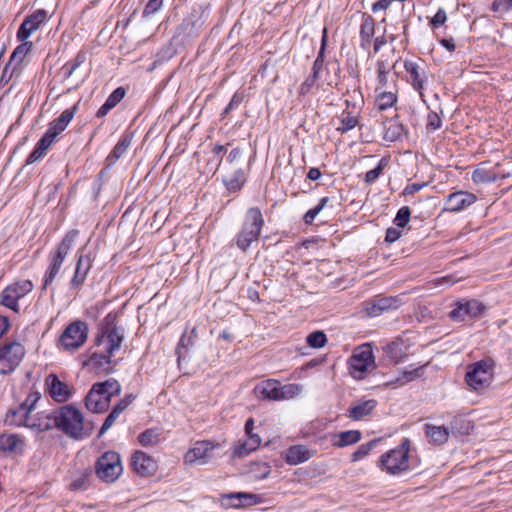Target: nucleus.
<instances>
[{
    "mask_svg": "<svg viewBox=\"0 0 512 512\" xmlns=\"http://www.w3.org/2000/svg\"><path fill=\"white\" fill-rule=\"evenodd\" d=\"M53 416L57 422L55 428H59L72 438H86L94 429L93 422L84 420L81 411L72 405H65L53 411Z\"/></svg>",
    "mask_w": 512,
    "mask_h": 512,
    "instance_id": "nucleus-1",
    "label": "nucleus"
},
{
    "mask_svg": "<svg viewBox=\"0 0 512 512\" xmlns=\"http://www.w3.org/2000/svg\"><path fill=\"white\" fill-rule=\"evenodd\" d=\"M115 319L116 317L111 313L105 317L101 327V334L96 339L98 346H104L105 353L92 354L93 361L99 357L104 359L105 363H110L113 353L121 347L124 339V330L116 326Z\"/></svg>",
    "mask_w": 512,
    "mask_h": 512,
    "instance_id": "nucleus-2",
    "label": "nucleus"
},
{
    "mask_svg": "<svg viewBox=\"0 0 512 512\" xmlns=\"http://www.w3.org/2000/svg\"><path fill=\"white\" fill-rule=\"evenodd\" d=\"M120 392L121 386L113 378L95 383L85 397V406L93 413H102L109 407L111 398Z\"/></svg>",
    "mask_w": 512,
    "mask_h": 512,
    "instance_id": "nucleus-3",
    "label": "nucleus"
},
{
    "mask_svg": "<svg viewBox=\"0 0 512 512\" xmlns=\"http://www.w3.org/2000/svg\"><path fill=\"white\" fill-rule=\"evenodd\" d=\"M78 230L68 231L61 242L57 245L56 249L49 254V265L44 275L43 289H46L53 283L55 278L60 272V269L71 251L74 242L78 236Z\"/></svg>",
    "mask_w": 512,
    "mask_h": 512,
    "instance_id": "nucleus-4",
    "label": "nucleus"
},
{
    "mask_svg": "<svg viewBox=\"0 0 512 512\" xmlns=\"http://www.w3.org/2000/svg\"><path fill=\"white\" fill-rule=\"evenodd\" d=\"M263 225L264 218L261 210L257 207L248 209L241 230L236 236L237 247L244 252L247 251L254 242L258 241Z\"/></svg>",
    "mask_w": 512,
    "mask_h": 512,
    "instance_id": "nucleus-5",
    "label": "nucleus"
},
{
    "mask_svg": "<svg viewBox=\"0 0 512 512\" xmlns=\"http://www.w3.org/2000/svg\"><path fill=\"white\" fill-rule=\"evenodd\" d=\"M410 441H404L394 449L389 450L380 457L379 466L390 475H398L409 469Z\"/></svg>",
    "mask_w": 512,
    "mask_h": 512,
    "instance_id": "nucleus-6",
    "label": "nucleus"
},
{
    "mask_svg": "<svg viewBox=\"0 0 512 512\" xmlns=\"http://www.w3.org/2000/svg\"><path fill=\"white\" fill-rule=\"evenodd\" d=\"M495 362L491 358H485L468 366L465 380L469 387L475 391L483 390L490 386L494 377Z\"/></svg>",
    "mask_w": 512,
    "mask_h": 512,
    "instance_id": "nucleus-7",
    "label": "nucleus"
},
{
    "mask_svg": "<svg viewBox=\"0 0 512 512\" xmlns=\"http://www.w3.org/2000/svg\"><path fill=\"white\" fill-rule=\"evenodd\" d=\"M123 467L120 455L115 451L103 453L96 461L95 473L97 477L106 483L116 481L122 474Z\"/></svg>",
    "mask_w": 512,
    "mask_h": 512,
    "instance_id": "nucleus-8",
    "label": "nucleus"
},
{
    "mask_svg": "<svg viewBox=\"0 0 512 512\" xmlns=\"http://www.w3.org/2000/svg\"><path fill=\"white\" fill-rule=\"evenodd\" d=\"M88 331V325L84 321L76 320L70 323L59 338L60 347L70 352L78 350L86 343Z\"/></svg>",
    "mask_w": 512,
    "mask_h": 512,
    "instance_id": "nucleus-9",
    "label": "nucleus"
},
{
    "mask_svg": "<svg viewBox=\"0 0 512 512\" xmlns=\"http://www.w3.org/2000/svg\"><path fill=\"white\" fill-rule=\"evenodd\" d=\"M25 356L24 346L17 341L5 342L0 346V375L12 373Z\"/></svg>",
    "mask_w": 512,
    "mask_h": 512,
    "instance_id": "nucleus-10",
    "label": "nucleus"
},
{
    "mask_svg": "<svg viewBox=\"0 0 512 512\" xmlns=\"http://www.w3.org/2000/svg\"><path fill=\"white\" fill-rule=\"evenodd\" d=\"M33 283L30 280H22L7 286L0 294V304L19 312L20 307L18 301L31 292Z\"/></svg>",
    "mask_w": 512,
    "mask_h": 512,
    "instance_id": "nucleus-11",
    "label": "nucleus"
},
{
    "mask_svg": "<svg viewBox=\"0 0 512 512\" xmlns=\"http://www.w3.org/2000/svg\"><path fill=\"white\" fill-rule=\"evenodd\" d=\"M218 447L219 444H215L209 440L197 441L185 453L183 458L184 464L189 466L205 465L212 460L214 457V450Z\"/></svg>",
    "mask_w": 512,
    "mask_h": 512,
    "instance_id": "nucleus-12",
    "label": "nucleus"
},
{
    "mask_svg": "<svg viewBox=\"0 0 512 512\" xmlns=\"http://www.w3.org/2000/svg\"><path fill=\"white\" fill-rule=\"evenodd\" d=\"M350 373L355 379H362L370 367L374 366V356L370 345H362L354 350L349 360Z\"/></svg>",
    "mask_w": 512,
    "mask_h": 512,
    "instance_id": "nucleus-13",
    "label": "nucleus"
},
{
    "mask_svg": "<svg viewBox=\"0 0 512 512\" xmlns=\"http://www.w3.org/2000/svg\"><path fill=\"white\" fill-rule=\"evenodd\" d=\"M92 268V258L89 254L78 251L76 254V266L74 275L70 281V289L79 291L84 285Z\"/></svg>",
    "mask_w": 512,
    "mask_h": 512,
    "instance_id": "nucleus-14",
    "label": "nucleus"
},
{
    "mask_svg": "<svg viewBox=\"0 0 512 512\" xmlns=\"http://www.w3.org/2000/svg\"><path fill=\"white\" fill-rule=\"evenodd\" d=\"M483 310L484 306L477 300L459 301L449 312V317L454 321H464L466 318L478 317Z\"/></svg>",
    "mask_w": 512,
    "mask_h": 512,
    "instance_id": "nucleus-15",
    "label": "nucleus"
},
{
    "mask_svg": "<svg viewBox=\"0 0 512 512\" xmlns=\"http://www.w3.org/2000/svg\"><path fill=\"white\" fill-rule=\"evenodd\" d=\"M48 19V13L44 9H37L32 14L28 15L20 25L17 38L20 41L26 40L34 31L40 28Z\"/></svg>",
    "mask_w": 512,
    "mask_h": 512,
    "instance_id": "nucleus-16",
    "label": "nucleus"
},
{
    "mask_svg": "<svg viewBox=\"0 0 512 512\" xmlns=\"http://www.w3.org/2000/svg\"><path fill=\"white\" fill-rule=\"evenodd\" d=\"M45 385L50 397L58 403L66 402L72 396L69 385L61 381L55 374H49L47 376Z\"/></svg>",
    "mask_w": 512,
    "mask_h": 512,
    "instance_id": "nucleus-17",
    "label": "nucleus"
},
{
    "mask_svg": "<svg viewBox=\"0 0 512 512\" xmlns=\"http://www.w3.org/2000/svg\"><path fill=\"white\" fill-rule=\"evenodd\" d=\"M476 200L477 197L473 193L460 190L448 195L445 201V210L460 212L470 207Z\"/></svg>",
    "mask_w": 512,
    "mask_h": 512,
    "instance_id": "nucleus-18",
    "label": "nucleus"
},
{
    "mask_svg": "<svg viewBox=\"0 0 512 512\" xmlns=\"http://www.w3.org/2000/svg\"><path fill=\"white\" fill-rule=\"evenodd\" d=\"M408 72V81L415 90L419 92L420 97L424 98L423 90L426 88L433 75L425 66H405Z\"/></svg>",
    "mask_w": 512,
    "mask_h": 512,
    "instance_id": "nucleus-19",
    "label": "nucleus"
},
{
    "mask_svg": "<svg viewBox=\"0 0 512 512\" xmlns=\"http://www.w3.org/2000/svg\"><path fill=\"white\" fill-rule=\"evenodd\" d=\"M77 110V105L64 110L58 118L50 122L49 127L44 136L53 143L58 135H60L72 121Z\"/></svg>",
    "mask_w": 512,
    "mask_h": 512,
    "instance_id": "nucleus-20",
    "label": "nucleus"
},
{
    "mask_svg": "<svg viewBox=\"0 0 512 512\" xmlns=\"http://www.w3.org/2000/svg\"><path fill=\"white\" fill-rule=\"evenodd\" d=\"M131 466L140 476L153 475L158 466L157 462L143 451H136L131 457Z\"/></svg>",
    "mask_w": 512,
    "mask_h": 512,
    "instance_id": "nucleus-21",
    "label": "nucleus"
},
{
    "mask_svg": "<svg viewBox=\"0 0 512 512\" xmlns=\"http://www.w3.org/2000/svg\"><path fill=\"white\" fill-rule=\"evenodd\" d=\"M399 306L397 297H376L365 303V311L370 317H377L384 312L396 309Z\"/></svg>",
    "mask_w": 512,
    "mask_h": 512,
    "instance_id": "nucleus-22",
    "label": "nucleus"
},
{
    "mask_svg": "<svg viewBox=\"0 0 512 512\" xmlns=\"http://www.w3.org/2000/svg\"><path fill=\"white\" fill-rule=\"evenodd\" d=\"M56 420L53 412H39L37 414L30 413L27 428L40 433L55 428Z\"/></svg>",
    "mask_w": 512,
    "mask_h": 512,
    "instance_id": "nucleus-23",
    "label": "nucleus"
},
{
    "mask_svg": "<svg viewBox=\"0 0 512 512\" xmlns=\"http://www.w3.org/2000/svg\"><path fill=\"white\" fill-rule=\"evenodd\" d=\"M254 392L257 397L261 399L274 401L282 400V395H280V384L274 379L262 381L256 385Z\"/></svg>",
    "mask_w": 512,
    "mask_h": 512,
    "instance_id": "nucleus-24",
    "label": "nucleus"
},
{
    "mask_svg": "<svg viewBox=\"0 0 512 512\" xmlns=\"http://www.w3.org/2000/svg\"><path fill=\"white\" fill-rule=\"evenodd\" d=\"M224 499L226 500L227 506L234 508L257 504L260 501L258 495L246 492L230 493L226 495Z\"/></svg>",
    "mask_w": 512,
    "mask_h": 512,
    "instance_id": "nucleus-25",
    "label": "nucleus"
},
{
    "mask_svg": "<svg viewBox=\"0 0 512 512\" xmlns=\"http://www.w3.org/2000/svg\"><path fill=\"white\" fill-rule=\"evenodd\" d=\"M313 456L312 451L303 445L291 446L285 454V461L290 465H298L309 460Z\"/></svg>",
    "mask_w": 512,
    "mask_h": 512,
    "instance_id": "nucleus-26",
    "label": "nucleus"
},
{
    "mask_svg": "<svg viewBox=\"0 0 512 512\" xmlns=\"http://www.w3.org/2000/svg\"><path fill=\"white\" fill-rule=\"evenodd\" d=\"M424 431L429 441L435 445H443L448 441L449 430L443 425L425 424Z\"/></svg>",
    "mask_w": 512,
    "mask_h": 512,
    "instance_id": "nucleus-27",
    "label": "nucleus"
},
{
    "mask_svg": "<svg viewBox=\"0 0 512 512\" xmlns=\"http://www.w3.org/2000/svg\"><path fill=\"white\" fill-rule=\"evenodd\" d=\"M405 350L401 341H393L383 347L384 359L389 363L397 364L406 356Z\"/></svg>",
    "mask_w": 512,
    "mask_h": 512,
    "instance_id": "nucleus-28",
    "label": "nucleus"
},
{
    "mask_svg": "<svg viewBox=\"0 0 512 512\" xmlns=\"http://www.w3.org/2000/svg\"><path fill=\"white\" fill-rule=\"evenodd\" d=\"M29 409L19 405L17 408L10 409L5 416V423L14 426H24L27 428L29 420Z\"/></svg>",
    "mask_w": 512,
    "mask_h": 512,
    "instance_id": "nucleus-29",
    "label": "nucleus"
},
{
    "mask_svg": "<svg viewBox=\"0 0 512 512\" xmlns=\"http://www.w3.org/2000/svg\"><path fill=\"white\" fill-rule=\"evenodd\" d=\"M24 441L16 434H2L0 436V450L11 453L22 452Z\"/></svg>",
    "mask_w": 512,
    "mask_h": 512,
    "instance_id": "nucleus-30",
    "label": "nucleus"
},
{
    "mask_svg": "<svg viewBox=\"0 0 512 512\" xmlns=\"http://www.w3.org/2000/svg\"><path fill=\"white\" fill-rule=\"evenodd\" d=\"M376 406L377 401L374 399L359 402L348 410L347 416L353 420H360L369 415Z\"/></svg>",
    "mask_w": 512,
    "mask_h": 512,
    "instance_id": "nucleus-31",
    "label": "nucleus"
},
{
    "mask_svg": "<svg viewBox=\"0 0 512 512\" xmlns=\"http://www.w3.org/2000/svg\"><path fill=\"white\" fill-rule=\"evenodd\" d=\"M339 69H335L333 73L328 69V66H313L312 71L317 79V82L320 87L324 86L325 84L328 86H332L333 84L337 83V71Z\"/></svg>",
    "mask_w": 512,
    "mask_h": 512,
    "instance_id": "nucleus-32",
    "label": "nucleus"
},
{
    "mask_svg": "<svg viewBox=\"0 0 512 512\" xmlns=\"http://www.w3.org/2000/svg\"><path fill=\"white\" fill-rule=\"evenodd\" d=\"M375 33V20L372 16L363 14L360 25L361 45L367 47L370 45Z\"/></svg>",
    "mask_w": 512,
    "mask_h": 512,
    "instance_id": "nucleus-33",
    "label": "nucleus"
},
{
    "mask_svg": "<svg viewBox=\"0 0 512 512\" xmlns=\"http://www.w3.org/2000/svg\"><path fill=\"white\" fill-rule=\"evenodd\" d=\"M126 90L123 87L116 88L106 99L105 103L98 109L96 116L101 118L113 109L125 96Z\"/></svg>",
    "mask_w": 512,
    "mask_h": 512,
    "instance_id": "nucleus-34",
    "label": "nucleus"
},
{
    "mask_svg": "<svg viewBox=\"0 0 512 512\" xmlns=\"http://www.w3.org/2000/svg\"><path fill=\"white\" fill-rule=\"evenodd\" d=\"M247 440L244 443L237 445L234 449V456L243 458L255 451L261 444V438L257 434L247 435Z\"/></svg>",
    "mask_w": 512,
    "mask_h": 512,
    "instance_id": "nucleus-35",
    "label": "nucleus"
},
{
    "mask_svg": "<svg viewBox=\"0 0 512 512\" xmlns=\"http://www.w3.org/2000/svg\"><path fill=\"white\" fill-rule=\"evenodd\" d=\"M361 439V432L358 430H348L334 435L332 444L336 447H345L357 443Z\"/></svg>",
    "mask_w": 512,
    "mask_h": 512,
    "instance_id": "nucleus-36",
    "label": "nucleus"
},
{
    "mask_svg": "<svg viewBox=\"0 0 512 512\" xmlns=\"http://www.w3.org/2000/svg\"><path fill=\"white\" fill-rule=\"evenodd\" d=\"M51 144V140L47 139L43 135V137L37 142L34 150L27 157L26 164H33L34 162L44 157Z\"/></svg>",
    "mask_w": 512,
    "mask_h": 512,
    "instance_id": "nucleus-37",
    "label": "nucleus"
},
{
    "mask_svg": "<svg viewBox=\"0 0 512 512\" xmlns=\"http://www.w3.org/2000/svg\"><path fill=\"white\" fill-rule=\"evenodd\" d=\"M404 133H405L404 126L401 123H399L397 120L391 119L390 121H388V123L385 126L384 138L387 141L394 142V141L401 139V137L403 136Z\"/></svg>",
    "mask_w": 512,
    "mask_h": 512,
    "instance_id": "nucleus-38",
    "label": "nucleus"
},
{
    "mask_svg": "<svg viewBox=\"0 0 512 512\" xmlns=\"http://www.w3.org/2000/svg\"><path fill=\"white\" fill-rule=\"evenodd\" d=\"M397 101V96L392 91H382L378 94L375 106L379 111L392 107Z\"/></svg>",
    "mask_w": 512,
    "mask_h": 512,
    "instance_id": "nucleus-39",
    "label": "nucleus"
},
{
    "mask_svg": "<svg viewBox=\"0 0 512 512\" xmlns=\"http://www.w3.org/2000/svg\"><path fill=\"white\" fill-rule=\"evenodd\" d=\"M131 142L132 135L124 134L109 154L108 160L111 161V158H113L114 160H118L127 151L129 146L131 145Z\"/></svg>",
    "mask_w": 512,
    "mask_h": 512,
    "instance_id": "nucleus-40",
    "label": "nucleus"
},
{
    "mask_svg": "<svg viewBox=\"0 0 512 512\" xmlns=\"http://www.w3.org/2000/svg\"><path fill=\"white\" fill-rule=\"evenodd\" d=\"M139 443L144 446H154L160 442V433L158 429H146L138 436Z\"/></svg>",
    "mask_w": 512,
    "mask_h": 512,
    "instance_id": "nucleus-41",
    "label": "nucleus"
},
{
    "mask_svg": "<svg viewBox=\"0 0 512 512\" xmlns=\"http://www.w3.org/2000/svg\"><path fill=\"white\" fill-rule=\"evenodd\" d=\"M22 42L23 43H21L19 46H17L16 49L14 50V52L12 53L8 64L22 63L24 61L27 53L31 50L32 42L25 41V40Z\"/></svg>",
    "mask_w": 512,
    "mask_h": 512,
    "instance_id": "nucleus-42",
    "label": "nucleus"
},
{
    "mask_svg": "<svg viewBox=\"0 0 512 512\" xmlns=\"http://www.w3.org/2000/svg\"><path fill=\"white\" fill-rule=\"evenodd\" d=\"M319 88L321 87L319 86L317 79L312 71L311 74H309L305 81L300 85L298 90V97H305L307 94L313 93Z\"/></svg>",
    "mask_w": 512,
    "mask_h": 512,
    "instance_id": "nucleus-43",
    "label": "nucleus"
},
{
    "mask_svg": "<svg viewBox=\"0 0 512 512\" xmlns=\"http://www.w3.org/2000/svg\"><path fill=\"white\" fill-rule=\"evenodd\" d=\"M497 177L493 171L477 168L472 173V181L475 184L490 183L496 181Z\"/></svg>",
    "mask_w": 512,
    "mask_h": 512,
    "instance_id": "nucleus-44",
    "label": "nucleus"
},
{
    "mask_svg": "<svg viewBox=\"0 0 512 512\" xmlns=\"http://www.w3.org/2000/svg\"><path fill=\"white\" fill-rule=\"evenodd\" d=\"M329 201H330L329 197L321 198L317 206H315L314 208L308 210L305 213V215L303 217L304 223L307 224V225L312 224L313 221L315 220L316 216L327 206Z\"/></svg>",
    "mask_w": 512,
    "mask_h": 512,
    "instance_id": "nucleus-45",
    "label": "nucleus"
},
{
    "mask_svg": "<svg viewBox=\"0 0 512 512\" xmlns=\"http://www.w3.org/2000/svg\"><path fill=\"white\" fill-rule=\"evenodd\" d=\"M245 182V175L241 169L235 171L232 177L225 179V184L230 191L240 190Z\"/></svg>",
    "mask_w": 512,
    "mask_h": 512,
    "instance_id": "nucleus-46",
    "label": "nucleus"
},
{
    "mask_svg": "<svg viewBox=\"0 0 512 512\" xmlns=\"http://www.w3.org/2000/svg\"><path fill=\"white\" fill-rule=\"evenodd\" d=\"M340 123L341 125L337 127V130L341 133H346L355 128L358 123V118L351 115L349 112H343L340 118Z\"/></svg>",
    "mask_w": 512,
    "mask_h": 512,
    "instance_id": "nucleus-47",
    "label": "nucleus"
},
{
    "mask_svg": "<svg viewBox=\"0 0 512 512\" xmlns=\"http://www.w3.org/2000/svg\"><path fill=\"white\" fill-rule=\"evenodd\" d=\"M306 341L313 348H322L327 342V337L323 331H314L307 336Z\"/></svg>",
    "mask_w": 512,
    "mask_h": 512,
    "instance_id": "nucleus-48",
    "label": "nucleus"
},
{
    "mask_svg": "<svg viewBox=\"0 0 512 512\" xmlns=\"http://www.w3.org/2000/svg\"><path fill=\"white\" fill-rule=\"evenodd\" d=\"M91 474L92 471L89 469L81 472L71 483V488L73 490H85L88 487L89 477Z\"/></svg>",
    "mask_w": 512,
    "mask_h": 512,
    "instance_id": "nucleus-49",
    "label": "nucleus"
},
{
    "mask_svg": "<svg viewBox=\"0 0 512 512\" xmlns=\"http://www.w3.org/2000/svg\"><path fill=\"white\" fill-rule=\"evenodd\" d=\"M410 216H411L410 208L408 206H403L398 210L396 217L393 220V223L398 228H404L408 224V222L410 220Z\"/></svg>",
    "mask_w": 512,
    "mask_h": 512,
    "instance_id": "nucleus-50",
    "label": "nucleus"
},
{
    "mask_svg": "<svg viewBox=\"0 0 512 512\" xmlns=\"http://www.w3.org/2000/svg\"><path fill=\"white\" fill-rule=\"evenodd\" d=\"M302 391V387L298 384H286L280 386V395H282V400L292 398Z\"/></svg>",
    "mask_w": 512,
    "mask_h": 512,
    "instance_id": "nucleus-51",
    "label": "nucleus"
},
{
    "mask_svg": "<svg viewBox=\"0 0 512 512\" xmlns=\"http://www.w3.org/2000/svg\"><path fill=\"white\" fill-rule=\"evenodd\" d=\"M387 165V161L386 159L382 158L377 167L372 169V170H369L366 174H365V181L367 183H373L383 172V169L385 168V166Z\"/></svg>",
    "mask_w": 512,
    "mask_h": 512,
    "instance_id": "nucleus-52",
    "label": "nucleus"
},
{
    "mask_svg": "<svg viewBox=\"0 0 512 512\" xmlns=\"http://www.w3.org/2000/svg\"><path fill=\"white\" fill-rule=\"evenodd\" d=\"M424 366H420L411 370H403L402 376L397 378L398 382L402 384L412 381L413 379L419 378L422 375Z\"/></svg>",
    "mask_w": 512,
    "mask_h": 512,
    "instance_id": "nucleus-53",
    "label": "nucleus"
},
{
    "mask_svg": "<svg viewBox=\"0 0 512 512\" xmlns=\"http://www.w3.org/2000/svg\"><path fill=\"white\" fill-rule=\"evenodd\" d=\"M491 9L496 13H506L512 10V0H494Z\"/></svg>",
    "mask_w": 512,
    "mask_h": 512,
    "instance_id": "nucleus-54",
    "label": "nucleus"
},
{
    "mask_svg": "<svg viewBox=\"0 0 512 512\" xmlns=\"http://www.w3.org/2000/svg\"><path fill=\"white\" fill-rule=\"evenodd\" d=\"M163 0H149L143 10V17H148L161 9Z\"/></svg>",
    "mask_w": 512,
    "mask_h": 512,
    "instance_id": "nucleus-55",
    "label": "nucleus"
},
{
    "mask_svg": "<svg viewBox=\"0 0 512 512\" xmlns=\"http://www.w3.org/2000/svg\"><path fill=\"white\" fill-rule=\"evenodd\" d=\"M41 395L39 392H31L27 395L25 401L20 405L24 408H28L29 412L32 413L35 409L36 403L39 401Z\"/></svg>",
    "mask_w": 512,
    "mask_h": 512,
    "instance_id": "nucleus-56",
    "label": "nucleus"
},
{
    "mask_svg": "<svg viewBox=\"0 0 512 512\" xmlns=\"http://www.w3.org/2000/svg\"><path fill=\"white\" fill-rule=\"evenodd\" d=\"M372 446H373L372 442L360 445L352 455L353 460L358 461V460H361L362 458L366 457L370 453Z\"/></svg>",
    "mask_w": 512,
    "mask_h": 512,
    "instance_id": "nucleus-57",
    "label": "nucleus"
},
{
    "mask_svg": "<svg viewBox=\"0 0 512 512\" xmlns=\"http://www.w3.org/2000/svg\"><path fill=\"white\" fill-rule=\"evenodd\" d=\"M446 20L447 14L444 9L440 8L431 19L430 24L433 28H438L442 26L446 22Z\"/></svg>",
    "mask_w": 512,
    "mask_h": 512,
    "instance_id": "nucleus-58",
    "label": "nucleus"
},
{
    "mask_svg": "<svg viewBox=\"0 0 512 512\" xmlns=\"http://www.w3.org/2000/svg\"><path fill=\"white\" fill-rule=\"evenodd\" d=\"M119 417L118 414L111 411L109 415L106 417L102 427L99 430L98 437H101L107 430H109L112 425L115 423L116 419Z\"/></svg>",
    "mask_w": 512,
    "mask_h": 512,
    "instance_id": "nucleus-59",
    "label": "nucleus"
},
{
    "mask_svg": "<svg viewBox=\"0 0 512 512\" xmlns=\"http://www.w3.org/2000/svg\"><path fill=\"white\" fill-rule=\"evenodd\" d=\"M327 41H328V30L326 27H324L323 31H322V38H321V48H320V51L318 53L316 60L314 61V64H321L323 62V54L325 51V47L327 45Z\"/></svg>",
    "mask_w": 512,
    "mask_h": 512,
    "instance_id": "nucleus-60",
    "label": "nucleus"
},
{
    "mask_svg": "<svg viewBox=\"0 0 512 512\" xmlns=\"http://www.w3.org/2000/svg\"><path fill=\"white\" fill-rule=\"evenodd\" d=\"M402 235L401 228L396 227H390L386 231L385 241L388 243H393L397 241Z\"/></svg>",
    "mask_w": 512,
    "mask_h": 512,
    "instance_id": "nucleus-61",
    "label": "nucleus"
},
{
    "mask_svg": "<svg viewBox=\"0 0 512 512\" xmlns=\"http://www.w3.org/2000/svg\"><path fill=\"white\" fill-rule=\"evenodd\" d=\"M176 50L174 48V46L172 45V43H169L168 45H166L165 47H163L160 51V60L162 61H166V60H169L171 59V57L173 56V54H175Z\"/></svg>",
    "mask_w": 512,
    "mask_h": 512,
    "instance_id": "nucleus-62",
    "label": "nucleus"
},
{
    "mask_svg": "<svg viewBox=\"0 0 512 512\" xmlns=\"http://www.w3.org/2000/svg\"><path fill=\"white\" fill-rule=\"evenodd\" d=\"M428 126L434 130L441 127V119L436 113L432 112L428 115Z\"/></svg>",
    "mask_w": 512,
    "mask_h": 512,
    "instance_id": "nucleus-63",
    "label": "nucleus"
},
{
    "mask_svg": "<svg viewBox=\"0 0 512 512\" xmlns=\"http://www.w3.org/2000/svg\"><path fill=\"white\" fill-rule=\"evenodd\" d=\"M424 186H426L425 183H413L411 185H408L405 187L403 194L404 195H412L418 191H420Z\"/></svg>",
    "mask_w": 512,
    "mask_h": 512,
    "instance_id": "nucleus-64",
    "label": "nucleus"
}]
</instances>
